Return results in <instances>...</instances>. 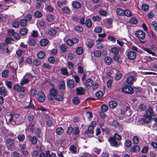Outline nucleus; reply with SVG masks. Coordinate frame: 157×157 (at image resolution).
<instances>
[{
	"label": "nucleus",
	"instance_id": "nucleus-1",
	"mask_svg": "<svg viewBox=\"0 0 157 157\" xmlns=\"http://www.w3.org/2000/svg\"><path fill=\"white\" fill-rule=\"evenodd\" d=\"M154 115L152 107H149L146 110V113L144 115L142 120L144 123H150L153 120L152 117Z\"/></svg>",
	"mask_w": 157,
	"mask_h": 157
},
{
	"label": "nucleus",
	"instance_id": "nucleus-2",
	"mask_svg": "<svg viewBox=\"0 0 157 157\" xmlns=\"http://www.w3.org/2000/svg\"><path fill=\"white\" fill-rule=\"evenodd\" d=\"M50 94L51 96L53 97H56L55 99L57 101H61L63 98L62 95H59L58 96V91L57 89L54 87H53L50 90Z\"/></svg>",
	"mask_w": 157,
	"mask_h": 157
},
{
	"label": "nucleus",
	"instance_id": "nucleus-3",
	"mask_svg": "<svg viewBox=\"0 0 157 157\" xmlns=\"http://www.w3.org/2000/svg\"><path fill=\"white\" fill-rule=\"evenodd\" d=\"M110 51L113 55V60L119 62V59L121 58L120 56L118 54L119 52V49L116 47H113L111 49Z\"/></svg>",
	"mask_w": 157,
	"mask_h": 157
},
{
	"label": "nucleus",
	"instance_id": "nucleus-4",
	"mask_svg": "<svg viewBox=\"0 0 157 157\" xmlns=\"http://www.w3.org/2000/svg\"><path fill=\"white\" fill-rule=\"evenodd\" d=\"M35 98L37 101L39 102H43L45 100L46 97L45 94L41 91L36 92Z\"/></svg>",
	"mask_w": 157,
	"mask_h": 157
},
{
	"label": "nucleus",
	"instance_id": "nucleus-5",
	"mask_svg": "<svg viewBox=\"0 0 157 157\" xmlns=\"http://www.w3.org/2000/svg\"><path fill=\"white\" fill-rule=\"evenodd\" d=\"M20 114H11L10 118L9 120V124H12L11 122L13 121L15 124L18 123L20 121Z\"/></svg>",
	"mask_w": 157,
	"mask_h": 157
},
{
	"label": "nucleus",
	"instance_id": "nucleus-6",
	"mask_svg": "<svg viewBox=\"0 0 157 157\" xmlns=\"http://www.w3.org/2000/svg\"><path fill=\"white\" fill-rule=\"evenodd\" d=\"M14 140L7 139L5 141L6 145L9 150L12 151L13 150L15 147V145L13 143Z\"/></svg>",
	"mask_w": 157,
	"mask_h": 157
},
{
	"label": "nucleus",
	"instance_id": "nucleus-7",
	"mask_svg": "<svg viewBox=\"0 0 157 157\" xmlns=\"http://www.w3.org/2000/svg\"><path fill=\"white\" fill-rule=\"evenodd\" d=\"M122 90L123 93L128 94H132L134 92L133 89L127 85H125L122 88Z\"/></svg>",
	"mask_w": 157,
	"mask_h": 157
},
{
	"label": "nucleus",
	"instance_id": "nucleus-8",
	"mask_svg": "<svg viewBox=\"0 0 157 157\" xmlns=\"http://www.w3.org/2000/svg\"><path fill=\"white\" fill-rule=\"evenodd\" d=\"M135 34L139 40H143L145 36V33L142 30H138L136 31Z\"/></svg>",
	"mask_w": 157,
	"mask_h": 157
},
{
	"label": "nucleus",
	"instance_id": "nucleus-9",
	"mask_svg": "<svg viewBox=\"0 0 157 157\" xmlns=\"http://www.w3.org/2000/svg\"><path fill=\"white\" fill-rule=\"evenodd\" d=\"M121 113L122 115H124L126 112L130 109V106L128 104L124 105H122L121 106Z\"/></svg>",
	"mask_w": 157,
	"mask_h": 157
},
{
	"label": "nucleus",
	"instance_id": "nucleus-10",
	"mask_svg": "<svg viewBox=\"0 0 157 157\" xmlns=\"http://www.w3.org/2000/svg\"><path fill=\"white\" fill-rule=\"evenodd\" d=\"M108 141L111 146L115 147H118L119 145L117 142L116 138L113 137H110L108 139Z\"/></svg>",
	"mask_w": 157,
	"mask_h": 157
},
{
	"label": "nucleus",
	"instance_id": "nucleus-11",
	"mask_svg": "<svg viewBox=\"0 0 157 157\" xmlns=\"http://www.w3.org/2000/svg\"><path fill=\"white\" fill-rule=\"evenodd\" d=\"M113 21V19L111 18H108L106 20V22H104V25L107 28L110 29L112 28Z\"/></svg>",
	"mask_w": 157,
	"mask_h": 157
},
{
	"label": "nucleus",
	"instance_id": "nucleus-12",
	"mask_svg": "<svg viewBox=\"0 0 157 157\" xmlns=\"http://www.w3.org/2000/svg\"><path fill=\"white\" fill-rule=\"evenodd\" d=\"M128 58L131 60L135 59L136 56V52L133 51H130L128 52L127 54Z\"/></svg>",
	"mask_w": 157,
	"mask_h": 157
},
{
	"label": "nucleus",
	"instance_id": "nucleus-13",
	"mask_svg": "<svg viewBox=\"0 0 157 157\" xmlns=\"http://www.w3.org/2000/svg\"><path fill=\"white\" fill-rule=\"evenodd\" d=\"M13 89L17 92L19 93H24L25 91L24 87L21 86L17 84L14 85Z\"/></svg>",
	"mask_w": 157,
	"mask_h": 157
},
{
	"label": "nucleus",
	"instance_id": "nucleus-14",
	"mask_svg": "<svg viewBox=\"0 0 157 157\" xmlns=\"http://www.w3.org/2000/svg\"><path fill=\"white\" fill-rule=\"evenodd\" d=\"M8 93L7 89L4 86L0 87V95L4 97L6 96Z\"/></svg>",
	"mask_w": 157,
	"mask_h": 157
},
{
	"label": "nucleus",
	"instance_id": "nucleus-15",
	"mask_svg": "<svg viewBox=\"0 0 157 157\" xmlns=\"http://www.w3.org/2000/svg\"><path fill=\"white\" fill-rule=\"evenodd\" d=\"M76 90V94L78 95L84 94L85 93L84 89L82 87L77 88Z\"/></svg>",
	"mask_w": 157,
	"mask_h": 157
},
{
	"label": "nucleus",
	"instance_id": "nucleus-16",
	"mask_svg": "<svg viewBox=\"0 0 157 157\" xmlns=\"http://www.w3.org/2000/svg\"><path fill=\"white\" fill-rule=\"evenodd\" d=\"M49 41L48 40L43 38L41 39L40 41V44L42 46H45L48 43Z\"/></svg>",
	"mask_w": 157,
	"mask_h": 157
},
{
	"label": "nucleus",
	"instance_id": "nucleus-17",
	"mask_svg": "<svg viewBox=\"0 0 157 157\" xmlns=\"http://www.w3.org/2000/svg\"><path fill=\"white\" fill-rule=\"evenodd\" d=\"M29 137V140L31 142L32 144L35 145L37 143L38 139L36 136H30Z\"/></svg>",
	"mask_w": 157,
	"mask_h": 157
},
{
	"label": "nucleus",
	"instance_id": "nucleus-18",
	"mask_svg": "<svg viewBox=\"0 0 157 157\" xmlns=\"http://www.w3.org/2000/svg\"><path fill=\"white\" fill-rule=\"evenodd\" d=\"M94 128L93 126L89 125L87 129L85 131L84 134L86 135H88L89 133L93 134L94 132Z\"/></svg>",
	"mask_w": 157,
	"mask_h": 157
},
{
	"label": "nucleus",
	"instance_id": "nucleus-19",
	"mask_svg": "<svg viewBox=\"0 0 157 157\" xmlns=\"http://www.w3.org/2000/svg\"><path fill=\"white\" fill-rule=\"evenodd\" d=\"M74 128L75 130H73L72 132V135L76 136V137L78 138L80 136V130L78 127H75Z\"/></svg>",
	"mask_w": 157,
	"mask_h": 157
},
{
	"label": "nucleus",
	"instance_id": "nucleus-20",
	"mask_svg": "<svg viewBox=\"0 0 157 157\" xmlns=\"http://www.w3.org/2000/svg\"><path fill=\"white\" fill-rule=\"evenodd\" d=\"M140 147L138 145H135L133 146L130 149V151L137 153L140 150Z\"/></svg>",
	"mask_w": 157,
	"mask_h": 157
},
{
	"label": "nucleus",
	"instance_id": "nucleus-21",
	"mask_svg": "<svg viewBox=\"0 0 157 157\" xmlns=\"http://www.w3.org/2000/svg\"><path fill=\"white\" fill-rule=\"evenodd\" d=\"M86 26L88 28H90L92 26V23L90 18H87L85 21Z\"/></svg>",
	"mask_w": 157,
	"mask_h": 157
},
{
	"label": "nucleus",
	"instance_id": "nucleus-22",
	"mask_svg": "<svg viewBox=\"0 0 157 157\" xmlns=\"http://www.w3.org/2000/svg\"><path fill=\"white\" fill-rule=\"evenodd\" d=\"M28 29L26 28H21L19 30V33L21 36H25L27 34Z\"/></svg>",
	"mask_w": 157,
	"mask_h": 157
},
{
	"label": "nucleus",
	"instance_id": "nucleus-23",
	"mask_svg": "<svg viewBox=\"0 0 157 157\" xmlns=\"http://www.w3.org/2000/svg\"><path fill=\"white\" fill-rule=\"evenodd\" d=\"M72 5L74 8L75 9H79L81 6V5L80 2L75 1L72 2Z\"/></svg>",
	"mask_w": 157,
	"mask_h": 157
},
{
	"label": "nucleus",
	"instance_id": "nucleus-24",
	"mask_svg": "<svg viewBox=\"0 0 157 157\" xmlns=\"http://www.w3.org/2000/svg\"><path fill=\"white\" fill-rule=\"evenodd\" d=\"M134 81L135 78L133 76H128L126 79L127 83L129 84H132Z\"/></svg>",
	"mask_w": 157,
	"mask_h": 157
},
{
	"label": "nucleus",
	"instance_id": "nucleus-25",
	"mask_svg": "<svg viewBox=\"0 0 157 157\" xmlns=\"http://www.w3.org/2000/svg\"><path fill=\"white\" fill-rule=\"evenodd\" d=\"M109 107L112 109L115 108L117 105V101H111L109 103Z\"/></svg>",
	"mask_w": 157,
	"mask_h": 157
},
{
	"label": "nucleus",
	"instance_id": "nucleus-26",
	"mask_svg": "<svg viewBox=\"0 0 157 157\" xmlns=\"http://www.w3.org/2000/svg\"><path fill=\"white\" fill-rule=\"evenodd\" d=\"M37 56L38 59H43L45 57V54L43 51H40L37 53Z\"/></svg>",
	"mask_w": 157,
	"mask_h": 157
},
{
	"label": "nucleus",
	"instance_id": "nucleus-27",
	"mask_svg": "<svg viewBox=\"0 0 157 157\" xmlns=\"http://www.w3.org/2000/svg\"><path fill=\"white\" fill-rule=\"evenodd\" d=\"M74 83L75 82L73 80L70 79L67 81V84L68 87L72 89L74 87Z\"/></svg>",
	"mask_w": 157,
	"mask_h": 157
},
{
	"label": "nucleus",
	"instance_id": "nucleus-28",
	"mask_svg": "<svg viewBox=\"0 0 157 157\" xmlns=\"http://www.w3.org/2000/svg\"><path fill=\"white\" fill-rule=\"evenodd\" d=\"M94 81L90 78L87 79L86 82V85L87 87H91L94 84Z\"/></svg>",
	"mask_w": 157,
	"mask_h": 157
},
{
	"label": "nucleus",
	"instance_id": "nucleus-29",
	"mask_svg": "<svg viewBox=\"0 0 157 157\" xmlns=\"http://www.w3.org/2000/svg\"><path fill=\"white\" fill-rule=\"evenodd\" d=\"M104 61L106 64L109 65L112 62V59L110 57L107 56L105 58Z\"/></svg>",
	"mask_w": 157,
	"mask_h": 157
},
{
	"label": "nucleus",
	"instance_id": "nucleus-30",
	"mask_svg": "<svg viewBox=\"0 0 157 157\" xmlns=\"http://www.w3.org/2000/svg\"><path fill=\"white\" fill-rule=\"evenodd\" d=\"M62 11L64 13L69 14L71 10L69 7L65 6L61 9Z\"/></svg>",
	"mask_w": 157,
	"mask_h": 157
},
{
	"label": "nucleus",
	"instance_id": "nucleus-31",
	"mask_svg": "<svg viewBox=\"0 0 157 157\" xmlns=\"http://www.w3.org/2000/svg\"><path fill=\"white\" fill-rule=\"evenodd\" d=\"M72 102L74 104L78 105L80 103V101L78 97H75L72 99Z\"/></svg>",
	"mask_w": 157,
	"mask_h": 157
},
{
	"label": "nucleus",
	"instance_id": "nucleus-32",
	"mask_svg": "<svg viewBox=\"0 0 157 157\" xmlns=\"http://www.w3.org/2000/svg\"><path fill=\"white\" fill-rule=\"evenodd\" d=\"M70 150L71 153L73 154H77V147L74 145H71L70 148Z\"/></svg>",
	"mask_w": 157,
	"mask_h": 157
},
{
	"label": "nucleus",
	"instance_id": "nucleus-33",
	"mask_svg": "<svg viewBox=\"0 0 157 157\" xmlns=\"http://www.w3.org/2000/svg\"><path fill=\"white\" fill-rule=\"evenodd\" d=\"M94 56L97 58L100 57L101 55V52L100 50H95L93 52Z\"/></svg>",
	"mask_w": 157,
	"mask_h": 157
},
{
	"label": "nucleus",
	"instance_id": "nucleus-34",
	"mask_svg": "<svg viewBox=\"0 0 157 157\" xmlns=\"http://www.w3.org/2000/svg\"><path fill=\"white\" fill-rule=\"evenodd\" d=\"M59 49L61 53H63L67 51V48L64 44H61L59 47Z\"/></svg>",
	"mask_w": 157,
	"mask_h": 157
},
{
	"label": "nucleus",
	"instance_id": "nucleus-35",
	"mask_svg": "<svg viewBox=\"0 0 157 157\" xmlns=\"http://www.w3.org/2000/svg\"><path fill=\"white\" fill-rule=\"evenodd\" d=\"M63 132V129L62 127H58L56 129V133L59 135H61Z\"/></svg>",
	"mask_w": 157,
	"mask_h": 157
},
{
	"label": "nucleus",
	"instance_id": "nucleus-36",
	"mask_svg": "<svg viewBox=\"0 0 157 157\" xmlns=\"http://www.w3.org/2000/svg\"><path fill=\"white\" fill-rule=\"evenodd\" d=\"M99 14L101 16L106 17L107 15V12L105 10L100 9L98 11Z\"/></svg>",
	"mask_w": 157,
	"mask_h": 157
},
{
	"label": "nucleus",
	"instance_id": "nucleus-37",
	"mask_svg": "<svg viewBox=\"0 0 157 157\" xmlns=\"http://www.w3.org/2000/svg\"><path fill=\"white\" fill-rule=\"evenodd\" d=\"M61 74L63 75H69L67 69L66 67L62 68L60 69Z\"/></svg>",
	"mask_w": 157,
	"mask_h": 157
},
{
	"label": "nucleus",
	"instance_id": "nucleus-38",
	"mask_svg": "<svg viewBox=\"0 0 157 157\" xmlns=\"http://www.w3.org/2000/svg\"><path fill=\"white\" fill-rule=\"evenodd\" d=\"M59 88V89L62 90L65 89V84L63 80H61L60 82Z\"/></svg>",
	"mask_w": 157,
	"mask_h": 157
},
{
	"label": "nucleus",
	"instance_id": "nucleus-39",
	"mask_svg": "<svg viewBox=\"0 0 157 157\" xmlns=\"http://www.w3.org/2000/svg\"><path fill=\"white\" fill-rule=\"evenodd\" d=\"M75 51L78 55H81L83 53V50L82 47H78L76 49Z\"/></svg>",
	"mask_w": 157,
	"mask_h": 157
},
{
	"label": "nucleus",
	"instance_id": "nucleus-40",
	"mask_svg": "<svg viewBox=\"0 0 157 157\" xmlns=\"http://www.w3.org/2000/svg\"><path fill=\"white\" fill-rule=\"evenodd\" d=\"M54 16L50 14H48L46 16V19L48 22H52L54 20Z\"/></svg>",
	"mask_w": 157,
	"mask_h": 157
},
{
	"label": "nucleus",
	"instance_id": "nucleus-41",
	"mask_svg": "<svg viewBox=\"0 0 157 157\" xmlns=\"http://www.w3.org/2000/svg\"><path fill=\"white\" fill-rule=\"evenodd\" d=\"M117 14L120 16H123L124 10L120 8H117L116 10Z\"/></svg>",
	"mask_w": 157,
	"mask_h": 157
},
{
	"label": "nucleus",
	"instance_id": "nucleus-42",
	"mask_svg": "<svg viewBox=\"0 0 157 157\" xmlns=\"http://www.w3.org/2000/svg\"><path fill=\"white\" fill-rule=\"evenodd\" d=\"M125 15L128 17H130L132 16V13L128 10H124L123 16Z\"/></svg>",
	"mask_w": 157,
	"mask_h": 157
},
{
	"label": "nucleus",
	"instance_id": "nucleus-43",
	"mask_svg": "<svg viewBox=\"0 0 157 157\" xmlns=\"http://www.w3.org/2000/svg\"><path fill=\"white\" fill-rule=\"evenodd\" d=\"M56 31L55 29H51L48 31V33L52 36H54L56 34Z\"/></svg>",
	"mask_w": 157,
	"mask_h": 157
},
{
	"label": "nucleus",
	"instance_id": "nucleus-44",
	"mask_svg": "<svg viewBox=\"0 0 157 157\" xmlns=\"http://www.w3.org/2000/svg\"><path fill=\"white\" fill-rule=\"evenodd\" d=\"M17 138L20 142L23 141L25 139V136L24 134H20L17 136Z\"/></svg>",
	"mask_w": 157,
	"mask_h": 157
},
{
	"label": "nucleus",
	"instance_id": "nucleus-45",
	"mask_svg": "<svg viewBox=\"0 0 157 157\" xmlns=\"http://www.w3.org/2000/svg\"><path fill=\"white\" fill-rule=\"evenodd\" d=\"M24 78L23 77L21 81V86L28 83L29 82V80L28 78Z\"/></svg>",
	"mask_w": 157,
	"mask_h": 157
},
{
	"label": "nucleus",
	"instance_id": "nucleus-46",
	"mask_svg": "<svg viewBox=\"0 0 157 157\" xmlns=\"http://www.w3.org/2000/svg\"><path fill=\"white\" fill-rule=\"evenodd\" d=\"M34 118V116L32 114H29L27 117V120L29 121V123H32Z\"/></svg>",
	"mask_w": 157,
	"mask_h": 157
},
{
	"label": "nucleus",
	"instance_id": "nucleus-47",
	"mask_svg": "<svg viewBox=\"0 0 157 157\" xmlns=\"http://www.w3.org/2000/svg\"><path fill=\"white\" fill-rule=\"evenodd\" d=\"M124 144L126 147H130L132 145V142L129 140H127L125 141Z\"/></svg>",
	"mask_w": 157,
	"mask_h": 157
},
{
	"label": "nucleus",
	"instance_id": "nucleus-48",
	"mask_svg": "<svg viewBox=\"0 0 157 157\" xmlns=\"http://www.w3.org/2000/svg\"><path fill=\"white\" fill-rule=\"evenodd\" d=\"M103 94L102 91L99 90L97 91L95 93L96 96L98 98H101L103 96Z\"/></svg>",
	"mask_w": 157,
	"mask_h": 157
},
{
	"label": "nucleus",
	"instance_id": "nucleus-49",
	"mask_svg": "<svg viewBox=\"0 0 157 157\" xmlns=\"http://www.w3.org/2000/svg\"><path fill=\"white\" fill-rule=\"evenodd\" d=\"M36 43V40L34 38H31L29 40V44L31 46H34Z\"/></svg>",
	"mask_w": 157,
	"mask_h": 157
},
{
	"label": "nucleus",
	"instance_id": "nucleus-50",
	"mask_svg": "<svg viewBox=\"0 0 157 157\" xmlns=\"http://www.w3.org/2000/svg\"><path fill=\"white\" fill-rule=\"evenodd\" d=\"M122 76V74L120 72H117L115 74V78L116 80H118L121 78Z\"/></svg>",
	"mask_w": 157,
	"mask_h": 157
},
{
	"label": "nucleus",
	"instance_id": "nucleus-51",
	"mask_svg": "<svg viewBox=\"0 0 157 157\" xmlns=\"http://www.w3.org/2000/svg\"><path fill=\"white\" fill-rule=\"evenodd\" d=\"M31 102V100H30V102L29 103V104L27 106L25 107L24 108L25 109H33V110L35 109V107L34 105L33 104H32Z\"/></svg>",
	"mask_w": 157,
	"mask_h": 157
},
{
	"label": "nucleus",
	"instance_id": "nucleus-52",
	"mask_svg": "<svg viewBox=\"0 0 157 157\" xmlns=\"http://www.w3.org/2000/svg\"><path fill=\"white\" fill-rule=\"evenodd\" d=\"M92 19L94 21L99 22L101 20V18L98 16H93Z\"/></svg>",
	"mask_w": 157,
	"mask_h": 157
},
{
	"label": "nucleus",
	"instance_id": "nucleus-53",
	"mask_svg": "<svg viewBox=\"0 0 157 157\" xmlns=\"http://www.w3.org/2000/svg\"><path fill=\"white\" fill-rule=\"evenodd\" d=\"M129 22L133 24H137L138 23L137 19L135 17H132L130 20Z\"/></svg>",
	"mask_w": 157,
	"mask_h": 157
},
{
	"label": "nucleus",
	"instance_id": "nucleus-54",
	"mask_svg": "<svg viewBox=\"0 0 157 157\" xmlns=\"http://www.w3.org/2000/svg\"><path fill=\"white\" fill-rule=\"evenodd\" d=\"M74 128L71 127V125H70L68 128L67 132V133L68 135H70L72 133V132L73 131Z\"/></svg>",
	"mask_w": 157,
	"mask_h": 157
},
{
	"label": "nucleus",
	"instance_id": "nucleus-55",
	"mask_svg": "<svg viewBox=\"0 0 157 157\" xmlns=\"http://www.w3.org/2000/svg\"><path fill=\"white\" fill-rule=\"evenodd\" d=\"M149 8V6L148 5L146 4H143L141 6L142 9L144 11H146L148 10Z\"/></svg>",
	"mask_w": 157,
	"mask_h": 157
},
{
	"label": "nucleus",
	"instance_id": "nucleus-56",
	"mask_svg": "<svg viewBox=\"0 0 157 157\" xmlns=\"http://www.w3.org/2000/svg\"><path fill=\"white\" fill-rule=\"evenodd\" d=\"M112 124L115 128H117L120 126L119 123L117 120H114L112 122Z\"/></svg>",
	"mask_w": 157,
	"mask_h": 157
},
{
	"label": "nucleus",
	"instance_id": "nucleus-57",
	"mask_svg": "<svg viewBox=\"0 0 157 157\" xmlns=\"http://www.w3.org/2000/svg\"><path fill=\"white\" fill-rule=\"evenodd\" d=\"M19 23L21 26L25 27L27 24V21L25 19H22L20 21Z\"/></svg>",
	"mask_w": 157,
	"mask_h": 157
},
{
	"label": "nucleus",
	"instance_id": "nucleus-58",
	"mask_svg": "<svg viewBox=\"0 0 157 157\" xmlns=\"http://www.w3.org/2000/svg\"><path fill=\"white\" fill-rule=\"evenodd\" d=\"M28 128L31 132H33L34 131V125L32 123H29Z\"/></svg>",
	"mask_w": 157,
	"mask_h": 157
},
{
	"label": "nucleus",
	"instance_id": "nucleus-59",
	"mask_svg": "<svg viewBox=\"0 0 157 157\" xmlns=\"http://www.w3.org/2000/svg\"><path fill=\"white\" fill-rule=\"evenodd\" d=\"M108 109V106L105 104H103L101 106V110L103 112H106Z\"/></svg>",
	"mask_w": 157,
	"mask_h": 157
},
{
	"label": "nucleus",
	"instance_id": "nucleus-60",
	"mask_svg": "<svg viewBox=\"0 0 157 157\" xmlns=\"http://www.w3.org/2000/svg\"><path fill=\"white\" fill-rule=\"evenodd\" d=\"M75 31L78 32H82L83 30V28L80 26H76L75 27Z\"/></svg>",
	"mask_w": 157,
	"mask_h": 157
},
{
	"label": "nucleus",
	"instance_id": "nucleus-61",
	"mask_svg": "<svg viewBox=\"0 0 157 157\" xmlns=\"http://www.w3.org/2000/svg\"><path fill=\"white\" fill-rule=\"evenodd\" d=\"M138 108L141 111H144L146 109V106L143 104H141L140 105Z\"/></svg>",
	"mask_w": 157,
	"mask_h": 157
},
{
	"label": "nucleus",
	"instance_id": "nucleus-62",
	"mask_svg": "<svg viewBox=\"0 0 157 157\" xmlns=\"http://www.w3.org/2000/svg\"><path fill=\"white\" fill-rule=\"evenodd\" d=\"M34 15L37 18H40L42 16V13L39 11H36L34 13Z\"/></svg>",
	"mask_w": 157,
	"mask_h": 157
},
{
	"label": "nucleus",
	"instance_id": "nucleus-63",
	"mask_svg": "<svg viewBox=\"0 0 157 157\" xmlns=\"http://www.w3.org/2000/svg\"><path fill=\"white\" fill-rule=\"evenodd\" d=\"M7 47L6 44L4 43H2L0 44V50H4Z\"/></svg>",
	"mask_w": 157,
	"mask_h": 157
},
{
	"label": "nucleus",
	"instance_id": "nucleus-64",
	"mask_svg": "<svg viewBox=\"0 0 157 157\" xmlns=\"http://www.w3.org/2000/svg\"><path fill=\"white\" fill-rule=\"evenodd\" d=\"M15 33L14 30L12 29H9L7 31L8 34L9 36H13Z\"/></svg>",
	"mask_w": 157,
	"mask_h": 157
}]
</instances>
